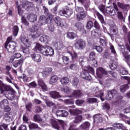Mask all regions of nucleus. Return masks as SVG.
Returning <instances> with one entry per match:
<instances>
[{
  "label": "nucleus",
  "instance_id": "bb28decb",
  "mask_svg": "<svg viewBox=\"0 0 130 130\" xmlns=\"http://www.w3.org/2000/svg\"><path fill=\"white\" fill-rule=\"evenodd\" d=\"M93 121L95 123H101L103 121V118L99 114L93 116Z\"/></svg>",
  "mask_w": 130,
  "mask_h": 130
},
{
  "label": "nucleus",
  "instance_id": "37998d69",
  "mask_svg": "<svg viewBox=\"0 0 130 130\" xmlns=\"http://www.w3.org/2000/svg\"><path fill=\"white\" fill-rule=\"evenodd\" d=\"M51 125L54 128L56 129L59 130V126L58 125V123L55 120H53L51 122Z\"/></svg>",
  "mask_w": 130,
  "mask_h": 130
},
{
  "label": "nucleus",
  "instance_id": "c03bdc74",
  "mask_svg": "<svg viewBox=\"0 0 130 130\" xmlns=\"http://www.w3.org/2000/svg\"><path fill=\"white\" fill-rule=\"evenodd\" d=\"M39 30H42L41 28H39L37 25H34L30 29L29 31L31 33H34V32H37Z\"/></svg>",
  "mask_w": 130,
  "mask_h": 130
},
{
  "label": "nucleus",
  "instance_id": "39448f33",
  "mask_svg": "<svg viewBox=\"0 0 130 130\" xmlns=\"http://www.w3.org/2000/svg\"><path fill=\"white\" fill-rule=\"evenodd\" d=\"M0 94L3 95H5V93H7L8 92L16 93V91H15L11 86L4 83V82L1 80H0Z\"/></svg>",
  "mask_w": 130,
  "mask_h": 130
},
{
  "label": "nucleus",
  "instance_id": "f3484780",
  "mask_svg": "<svg viewBox=\"0 0 130 130\" xmlns=\"http://www.w3.org/2000/svg\"><path fill=\"white\" fill-rule=\"evenodd\" d=\"M30 56L33 61H35V62H41V59H42V57L40 54L34 53L30 55Z\"/></svg>",
  "mask_w": 130,
  "mask_h": 130
},
{
  "label": "nucleus",
  "instance_id": "58836bf2",
  "mask_svg": "<svg viewBox=\"0 0 130 130\" xmlns=\"http://www.w3.org/2000/svg\"><path fill=\"white\" fill-rule=\"evenodd\" d=\"M77 37V35L74 32H68L67 34V37L69 39H75Z\"/></svg>",
  "mask_w": 130,
  "mask_h": 130
},
{
  "label": "nucleus",
  "instance_id": "2eb2a0df",
  "mask_svg": "<svg viewBox=\"0 0 130 130\" xmlns=\"http://www.w3.org/2000/svg\"><path fill=\"white\" fill-rule=\"evenodd\" d=\"M117 6H115L114 7H108L106 8V13L109 14L110 16H115L116 15V12H115V8Z\"/></svg>",
  "mask_w": 130,
  "mask_h": 130
},
{
  "label": "nucleus",
  "instance_id": "69168bd1",
  "mask_svg": "<svg viewBox=\"0 0 130 130\" xmlns=\"http://www.w3.org/2000/svg\"><path fill=\"white\" fill-rule=\"evenodd\" d=\"M8 126H9V124H2L0 125V130H4V129L5 130H9Z\"/></svg>",
  "mask_w": 130,
  "mask_h": 130
},
{
  "label": "nucleus",
  "instance_id": "680f3d73",
  "mask_svg": "<svg viewBox=\"0 0 130 130\" xmlns=\"http://www.w3.org/2000/svg\"><path fill=\"white\" fill-rule=\"evenodd\" d=\"M96 58V53L95 52H91L89 53V59L90 60H94Z\"/></svg>",
  "mask_w": 130,
  "mask_h": 130
},
{
  "label": "nucleus",
  "instance_id": "ea45409f",
  "mask_svg": "<svg viewBox=\"0 0 130 130\" xmlns=\"http://www.w3.org/2000/svg\"><path fill=\"white\" fill-rule=\"evenodd\" d=\"M60 90L61 92H64V93H66V94H70V93L72 92V89L68 86H66L64 87H61Z\"/></svg>",
  "mask_w": 130,
  "mask_h": 130
},
{
  "label": "nucleus",
  "instance_id": "aec40b11",
  "mask_svg": "<svg viewBox=\"0 0 130 130\" xmlns=\"http://www.w3.org/2000/svg\"><path fill=\"white\" fill-rule=\"evenodd\" d=\"M15 94H16V91L15 92L8 91L7 92H5L3 94V96H5L8 100H13L15 98Z\"/></svg>",
  "mask_w": 130,
  "mask_h": 130
},
{
  "label": "nucleus",
  "instance_id": "2f4dec72",
  "mask_svg": "<svg viewBox=\"0 0 130 130\" xmlns=\"http://www.w3.org/2000/svg\"><path fill=\"white\" fill-rule=\"evenodd\" d=\"M118 48L119 51L122 53L123 56L125 55V53L128 52L127 51H125V47L123 45L119 44Z\"/></svg>",
  "mask_w": 130,
  "mask_h": 130
},
{
  "label": "nucleus",
  "instance_id": "9d476101",
  "mask_svg": "<svg viewBox=\"0 0 130 130\" xmlns=\"http://www.w3.org/2000/svg\"><path fill=\"white\" fill-rule=\"evenodd\" d=\"M73 10L67 9V11L65 9H62L59 11L58 14L60 16H64L66 18H69L73 15Z\"/></svg>",
  "mask_w": 130,
  "mask_h": 130
},
{
  "label": "nucleus",
  "instance_id": "dca6fc26",
  "mask_svg": "<svg viewBox=\"0 0 130 130\" xmlns=\"http://www.w3.org/2000/svg\"><path fill=\"white\" fill-rule=\"evenodd\" d=\"M17 45H16V43H14L13 44H11L7 45V48H5V49L7 50V51L10 53H14L15 51H16V47Z\"/></svg>",
  "mask_w": 130,
  "mask_h": 130
},
{
  "label": "nucleus",
  "instance_id": "f704fd0d",
  "mask_svg": "<svg viewBox=\"0 0 130 130\" xmlns=\"http://www.w3.org/2000/svg\"><path fill=\"white\" fill-rule=\"evenodd\" d=\"M90 122L88 121H85L80 125V127L82 129H88L90 127Z\"/></svg>",
  "mask_w": 130,
  "mask_h": 130
},
{
  "label": "nucleus",
  "instance_id": "c85d7f7f",
  "mask_svg": "<svg viewBox=\"0 0 130 130\" xmlns=\"http://www.w3.org/2000/svg\"><path fill=\"white\" fill-rule=\"evenodd\" d=\"M23 63H24V59L21 58L20 59L13 63V67L14 68H18V67L21 68L22 66H23Z\"/></svg>",
  "mask_w": 130,
  "mask_h": 130
},
{
  "label": "nucleus",
  "instance_id": "6ab92c4d",
  "mask_svg": "<svg viewBox=\"0 0 130 130\" xmlns=\"http://www.w3.org/2000/svg\"><path fill=\"white\" fill-rule=\"evenodd\" d=\"M26 18L27 20L31 23H34V22H36V21H37V16L33 13L27 14Z\"/></svg>",
  "mask_w": 130,
  "mask_h": 130
},
{
  "label": "nucleus",
  "instance_id": "09e8293b",
  "mask_svg": "<svg viewBox=\"0 0 130 130\" xmlns=\"http://www.w3.org/2000/svg\"><path fill=\"white\" fill-rule=\"evenodd\" d=\"M12 32L14 36H17V35H18V33H19V27H18L17 25L13 26Z\"/></svg>",
  "mask_w": 130,
  "mask_h": 130
},
{
  "label": "nucleus",
  "instance_id": "8fccbe9b",
  "mask_svg": "<svg viewBox=\"0 0 130 130\" xmlns=\"http://www.w3.org/2000/svg\"><path fill=\"white\" fill-rule=\"evenodd\" d=\"M33 107V105L31 103H28L25 105V108L27 111L29 112H32V107Z\"/></svg>",
  "mask_w": 130,
  "mask_h": 130
},
{
  "label": "nucleus",
  "instance_id": "0e129e2a",
  "mask_svg": "<svg viewBox=\"0 0 130 130\" xmlns=\"http://www.w3.org/2000/svg\"><path fill=\"white\" fill-rule=\"evenodd\" d=\"M97 97H100L101 100L102 101H104L105 99L103 97H104V93L101 91H100L96 93Z\"/></svg>",
  "mask_w": 130,
  "mask_h": 130
},
{
  "label": "nucleus",
  "instance_id": "20e7f679",
  "mask_svg": "<svg viewBox=\"0 0 130 130\" xmlns=\"http://www.w3.org/2000/svg\"><path fill=\"white\" fill-rule=\"evenodd\" d=\"M108 74L111 75L114 79H117V73L116 72L110 71L107 72L105 69L101 67L96 69V76L100 79L102 78L103 75H108Z\"/></svg>",
  "mask_w": 130,
  "mask_h": 130
},
{
  "label": "nucleus",
  "instance_id": "7ed1b4c3",
  "mask_svg": "<svg viewBox=\"0 0 130 130\" xmlns=\"http://www.w3.org/2000/svg\"><path fill=\"white\" fill-rule=\"evenodd\" d=\"M69 112L71 115L75 116L74 120H73L74 123H80L83 121V117L82 116V111L80 110L72 109L70 110Z\"/></svg>",
  "mask_w": 130,
  "mask_h": 130
},
{
  "label": "nucleus",
  "instance_id": "5701e85b",
  "mask_svg": "<svg viewBox=\"0 0 130 130\" xmlns=\"http://www.w3.org/2000/svg\"><path fill=\"white\" fill-rule=\"evenodd\" d=\"M49 94L51 98L53 99H58V98H61V95L59 93L56 91H51L49 92Z\"/></svg>",
  "mask_w": 130,
  "mask_h": 130
},
{
  "label": "nucleus",
  "instance_id": "473e14b6",
  "mask_svg": "<svg viewBox=\"0 0 130 130\" xmlns=\"http://www.w3.org/2000/svg\"><path fill=\"white\" fill-rule=\"evenodd\" d=\"M8 105H9V101L6 99L0 102V108H5V107Z\"/></svg>",
  "mask_w": 130,
  "mask_h": 130
},
{
  "label": "nucleus",
  "instance_id": "1a4fd4ad",
  "mask_svg": "<svg viewBox=\"0 0 130 130\" xmlns=\"http://www.w3.org/2000/svg\"><path fill=\"white\" fill-rule=\"evenodd\" d=\"M75 48L79 50H83L86 47V42L82 40H79L75 44Z\"/></svg>",
  "mask_w": 130,
  "mask_h": 130
},
{
  "label": "nucleus",
  "instance_id": "e433bc0d",
  "mask_svg": "<svg viewBox=\"0 0 130 130\" xmlns=\"http://www.w3.org/2000/svg\"><path fill=\"white\" fill-rule=\"evenodd\" d=\"M57 80H58V77H57V76L53 75L50 79L49 83L50 84V85H53V84L57 82Z\"/></svg>",
  "mask_w": 130,
  "mask_h": 130
},
{
  "label": "nucleus",
  "instance_id": "b1692460",
  "mask_svg": "<svg viewBox=\"0 0 130 130\" xmlns=\"http://www.w3.org/2000/svg\"><path fill=\"white\" fill-rule=\"evenodd\" d=\"M117 6L118 7H119V8H120V9H121V10H123V11H126V12H127L128 10H129L130 8L129 5H124L120 2L117 3Z\"/></svg>",
  "mask_w": 130,
  "mask_h": 130
},
{
  "label": "nucleus",
  "instance_id": "49530a36",
  "mask_svg": "<svg viewBox=\"0 0 130 130\" xmlns=\"http://www.w3.org/2000/svg\"><path fill=\"white\" fill-rule=\"evenodd\" d=\"M115 128H117L118 129H121L123 127V124L120 123H115L112 125Z\"/></svg>",
  "mask_w": 130,
  "mask_h": 130
},
{
  "label": "nucleus",
  "instance_id": "c756f323",
  "mask_svg": "<svg viewBox=\"0 0 130 130\" xmlns=\"http://www.w3.org/2000/svg\"><path fill=\"white\" fill-rule=\"evenodd\" d=\"M94 14L97 16L98 18L102 24H105V21H104V17H103V15L100 14L98 11H95Z\"/></svg>",
  "mask_w": 130,
  "mask_h": 130
},
{
  "label": "nucleus",
  "instance_id": "052dcab7",
  "mask_svg": "<svg viewBox=\"0 0 130 130\" xmlns=\"http://www.w3.org/2000/svg\"><path fill=\"white\" fill-rule=\"evenodd\" d=\"M58 121L60 123V126H61L63 129H66V127H67V123L64 122V121L61 120H58Z\"/></svg>",
  "mask_w": 130,
  "mask_h": 130
},
{
  "label": "nucleus",
  "instance_id": "4c0bfd02",
  "mask_svg": "<svg viewBox=\"0 0 130 130\" xmlns=\"http://www.w3.org/2000/svg\"><path fill=\"white\" fill-rule=\"evenodd\" d=\"M30 129H38L41 130L40 127L38 126V124L35 123H31L30 124L28 125Z\"/></svg>",
  "mask_w": 130,
  "mask_h": 130
},
{
  "label": "nucleus",
  "instance_id": "72a5a7b5",
  "mask_svg": "<svg viewBox=\"0 0 130 130\" xmlns=\"http://www.w3.org/2000/svg\"><path fill=\"white\" fill-rule=\"evenodd\" d=\"M49 39V37L48 36L43 35L40 38L39 40L42 43H46Z\"/></svg>",
  "mask_w": 130,
  "mask_h": 130
},
{
  "label": "nucleus",
  "instance_id": "f8f14e48",
  "mask_svg": "<svg viewBox=\"0 0 130 130\" xmlns=\"http://www.w3.org/2000/svg\"><path fill=\"white\" fill-rule=\"evenodd\" d=\"M78 3H80L84 7L86 11H89L90 10V5H91V2L90 0H77Z\"/></svg>",
  "mask_w": 130,
  "mask_h": 130
},
{
  "label": "nucleus",
  "instance_id": "f257e3e1",
  "mask_svg": "<svg viewBox=\"0 0 130 130\" xmlns=\"http://www.w3.org/2000/svg\"><path fill=\"white\" fill-rule=\"evenodd\" d=\"M115 98L116 100L114 102L115 105H122L123 103H125L124 101H122V96L118 94V91L116 89H113L111 90H109L107 91V94L106 96V100L109 101L111 99Z\"/></svg>",
  "mask_w": 130,
  "mask_h": 130
},
{
  "label": "nucleus",
  "instance_id": "4468645a",
  "mask_svg": "<svg viewBox=\"0 0 130 130\" xmlns=\"http://www.w3.org/2000/svg\"><path fill=\"white\" fill-rule=\"evenodd\" d=\"M33 119L34 121H35V122L40 123L42 126L45 125V120L41 118L40 115L36 114L34 116Z\"/></svg>",
  "mask_w": 130,
  "mask_h": 130
},
{
  "label": "nucleus",
  "instance_id": "13d9d810",
  "mask_svg": "<svg viewBox=\"0 0 130 130\" xmlns=\"http://www.w3.org/2000/svg\"><path fill=\"white\" fill-rule=\"evenodd\" d=\"M86 27L88 30L92 29L93 27V22L91 20L88 21L87 23Z\"/></svg>",
  "mask_w": 130,
  "mask_h": 130
},
{
  "label": "nucleus",
  "instance_id": "c9c22d12",
  "mask_svg": "<svg viewBox=\"0 0 130 130\" xmlns=\"http://www.w3.org/2000/svg\"><path fill=\"white\" fill-rule=\"evenodd\" d=\"M129 88V86H128V84H126L120 86V91L122 93H124L127 90H128Z\"/></svg>",
  "mask_w": 130,
  "mask_h": 130
},
{
  "label": "nucleus",
  "instance_id": "9b49d317",
  "mask_svg": "<svg viewBox=\"0 0 130 130\" xmlns=\"http://www.w3.org/2000/svg\"><path fill=\"white\" fill-rule=\"evenodd\" d=\"M80 76L84 80H87V81H92L93 80L92 76L87 72V69H84L83 71L81 72Z\"/></svg>",
  "mask_w": 130,
  "mask_h": 130
},
{
  "label": "nucleus",
  "instance_id": "423d86ee",
  "mask_svg": "<svg viewBox=\"0 0 130 130\" xmlns=\"http://www.w3.org/2000/svg\"><path fill=\"white\" fill-rule=\"evenodd\" d=\"M76 12H77L76 15V18L77 21H82V20H84L85 18H86V16H87L86 14V12H85V10L84 8L82 7H76L75 8Z\"/></svg>",
  "mask_w": 130,
  "mask_h": 130
},
{
  "label": "nucleus",
  "instance_id": "4d7b16f0",
  "mask_svg": "<svg viewBox=\"0 0 130 130\" xmlns=\"http://www.w3.org/2000/svg\"><path fill=\"white\" fill-rule=\"evenodd\" d=\"M46 104L47 105L48 107H51L53 106L54 109H56V106H55V104H54V103L52 102H49V101L46 102Z\"/></svg>",
  "mask_w": 130,
  "mask_h": 130
},
{
  "label": "nucleus",
  "instance_id": "bf43d9fd",
  "mask_svg": "<svg viewBox=\"0 0 130 130\" xmlns=\"http://www.w3.org/2000/svg\"><path fill=\"white\" fill-rule=\"evenodd\" d=\"M21 50L22 51V52H23V53L28 54L29 53V52H30V49H29L28 48V47H25L21 46Z\"/></svg>",
  "mask_w": 130,
  "mask_h": 130
},
{
  "label": "nucleus",
  "instance_id": "79ce46f5",
  "mask_svg": "<svg viewBox=\"0 0 130 130\" xmlns=\"http://www.w3.org/2000/svg\"><path fill=\"white\" fill-rule=\"evenodd\" d=\"M74 26L76 27L77 30H83L84 29V24L82 22L76 23Z\"/></svg>",
  "mask_w": 130,
  "mask_h": 130
},
{
  "label": "nucleus",
  "instance_id": "7c9ffc66",
  "mask_svg": "<svg viewBox=\"0 0 130 130\" xmlns=\"http://www.w3.org/2000/svg\"><path fill=\"white\" fill-rule=\"evenodd\" d=\"M72 95L74 97L76 98H81V96L83 95V93H82V91L80 90H74L72 92Z\"/></svg>",
  "mask_w": 130,
  "mask_h": 130
},
{
  "label": "nucleus",
  "instance_id": "3c124183",
  "mask_svg": "<svg viewBox=\"0 0 130 130\" xmlns=\"http://www.w3.org/2000/svg\"><path fill=\"white\" fill-rule=\"evenodd\" d=\"M62 61L66 66L70 63V58L68 56H63L62 57Z\"/></svg>",
  "mask_w": 130,
  "mask_h": 130
},
{
  "label": "nucleus",
  "instance_id": "a878e982",
  "mask_svg": "<svg viewBox=\"0 0 130 130\" xmlns=\"http://www.w3.org/2000/svg\"><path fill=\"white\" fill-rule=\"evenodd\" d=\"M115 9L117 11L116 17L118 20H125V18H124V17L123 16L122 12L119 11V9H118V8L116 7V8H115Z\"/></svg>",
  "mask_w": 130,
  "mask_h": 130
},
{
  "label": "nucleus",
  "instance_id": "f03ea898",
  "mask_svg": "<svg viewBox=\"0 0 130 130\" xmlns=\"http://www.w3.org/2000/svg\"><path fill=\"white\" fill-rule=\"evenodd\" d=\"M34 50L35 51H40L45 56H52L54 54V50L52 48L47 46H43L39 43L36 45Z\"/></svg>",
  "mask_w": 130,
  "mask_h": 130
},
{
  "label": "nucleus",
  "instance_id": "864d4df0",
  "mask_svg": "<svg viewBox=\"0 0 130 130\" xmlns=\"http://www.w3.org/2000/svg\"><path fill=\"white\" fill-rule=\"evenodd\" d=\"M127 37L129 44H126L125 46L127 50L130 52V31L128 33Z\"/></svg>",
  "mask_w": 130,
  "mask_h": 130
},
{
  "label": "nucleus",
  "instance_id": "393cba45",
  "mask_svg": "<svg viewBox=\"0 0 130 130\" xmlns=\"http://www.w3.org/2000/svg\"><path fill=\"white\" fill-rule=\"evenodd\" d=\"M33 7H34V4H33V3L28 1H25L22 4V8L25 10H28L29 8H33Z\"/></svg>",
  "mask_w": 130,
  "mask_h": 130
},
{
  "label": "nucleus",
  "instance_id": "ddd939ff",
  "mask_svg": "<svg viewBox=\"0 0 130 130\" xmlns=\"http://www.w3.org/2000/svg\"><path fill=\"white\" fill-rule=\"evenodd\" d=\"M38 85L39 88H41V89H42L43 92H46V91H48L47 86H46V84H45L42 79L38 80Z\"/></svg>",
  "mask_w": 130,
  "mask_h": 130
},
{
  "label": "nucleus",
  "instance_id": "603ef678",
  "mask_svg": "<svg viewBox=\"0 0 130 130\" xmlns=\"http://www.w3.org/2000/svg\"><path fill=\"white\" fill-rule=\"evenodd\" d=\"M123 56L125 59V61H126V63L128 65L129 64H130V55L128 54V52L127 53H125V55Z\"/></svg>",
  "mask_w": 130,
  "mask_h": 130
},
{
  "label": "nucleus",
  "instance_id": "e2e57ef3",
  "mask_svg": "<svg viewBox=\"0 0 130 130\" xmlns=\"http://www.w3.org/2000/svg\"><path fill=\"white\" fill-rule=\"evenodd\" d=\"M100 43L102 46H106L107 45V41L106 39H100Z\"/></svg>",
  "mask_w": 130,
  "mask_h": 130
},
{
  "label": "nucleus",
  "instance_id": "412c9836",
  "mask_svg": "<svg viewBox=\"0 0 130 130\" xmlns=\"http://www.w3.org/2000/svg\"><path fill=\"white\" fill-rule=\"evenodd\" d=\"M88 58H86L84 57V56H81L79 58V63L82 68H87V60H88Z\"/></svg>",
  "mask_w": 130,
  "mask_h": 130
},
{
  "label": "nucleus",
  "instance_id": "6e6d98bb",
  "mask_svg": "<svg viewBox=\"0 0 130 130\" xmlns=\"http://www.w3.org/2000/svg\"><path fill=\"white\" fill-rule=\"evenodd\" d=\"M69 69L72 71H77L78 70V64L77 63H72L69 66Z\"/></svg>",
  "mask_w": 130,
  "mask_h": 130
},
{
  "label": "nucleus",
  "instance_id": "a18cd8bd",
  "mask_svg": "<svg viewBox=\"0 0 130 130\" xmlns=\"http://www.w3.org/2000/svg\"><path fill=\"white\" fill-rule=\"evenodd\" d=\"M70 82V79L67 77H63L60 79V82L62 85H67V84H69Z\"/></svg>",
  "mask_w": 130,
  "mask_h": 130
},
{
  "label": "nucleus",
  "instance_id": "0eeeda50",
  "mask_svg": "<svg viewBox=\"0 0 130 130\" xmlns=\"http://www.w3.org/2000/svg\"><path fill=\"white\" fill-rule=\"evenodd\" d=\"M111 39H117L120 37L118 34V29L116 26H112L110 28V32L108 33Z\"/></svg>",
  "mask_w": 130,
  "mask_h": 130
},
{
  "label": "nucleus",
  "instance_id": "a211bd4d",
  "mask_svg": "<svg viewBox=\"0 0 130 130\" xmlns=\"http://www.w3.org/2000/svg\"><path fill=\"white\" fill-rule=\"evenodd\" d=\"M39 23L41 26L45 25V24H49L48 22V18L44 15H42L40 17Z\"/></svg>",
  "mask_w": 130,
  "mask_h": 130
},
{
  "label": "nucleus",
  "instance_id": "cd10ccee",
  "mask_svg": "<svg viewBox=\"0 0 130 130\" xmlns=\"http://www.w3.org/2000/svg\"><path fill=\"white\" fill-rule=\"evenodd\" d=\"M22 57V54L20 53H16L14 55L11 56L10 58L9 63H12L15 59L20 58Z\"/></svg>",
  "mask_w": 130,
  "mask_h": 130
},
{
  "label": "nucleus",
  "instance_id": "a19ab883",
  "mask_svg": "<svg viewBox=\"0 0 130 130\" xmlns=\"http://www.w3.org/2000/svg\"><path fill=\"white\" fill-rule=\"evenodd\" d=\"M119 73L120 75H128V71L123 67H121L119 70Z\"/></svg>",
  "mask_w": 130,
  "mask_h": 130
},
{
  "label": "nucleus",
  "instance_id": "de8ad7c7",
  "mask_svg": "<svg viewBox=\"0 0 130 130\" xmlns=\"http://www.w3.org/2000/svg\"><path fill=\"white\" fill-rule=\"evenodd\" d=\"M21 23H22L23 25L26 26V27H29V22H28V21L27 20L26 18H25L24 16L21 17Z\"/></svg>",
  "mask_w": 130,
  "mask_h": 130
},
{
  "label": "nucleus",
  "instance_id": "5fc2aeb1",
  "mask_svg": "<svg viewBox=\"0 0 130 130\" xmlns=\"http://www.w3.org/2000/svg\"><path fill=\"white\" fill-rule=\"evenodd\" d=\"M79 79H78L77 77H74L72 80V84L73 86L77 87L79 84Z\"/></svg>",
  "mask_w": 130,
  "mask_h": 130
},
{
  "label": "nucleus",
  "instance_id": "4be33fe9",
  "mask_svg": "<svg viewBox=\"0 0 130 130\" xmlns=\"http://www.w3.org/2000/svg\"><path fill=\"white\" fill-rule=\"evenodd\" d=\"M42 34H43V30L42 29H39L38 31L31 32L30 36H31L32 38L36 39V38L40 37Z\"/></svg>",
  "mask_w": 130,
  "mask_h": 130
},
{
  "label": "nucleus",
  "instance_id": "338daca9",
  "mask_svg": "<svg viewBox=\"0 0 130 130\" xmlns=\"http://www.w3.org/2000/svg\"><path fill=\"white\" fill-rule=\"evenodd\" d=\"M4 119L5 120H10V119H12V115L10 113H7L4 115Z\"/></svg>",
  "mask_w": 130,
  "mask_h": 130
},
{
  "label": "nucleus",
  "instance_id": "774afa93",
  "mask_svg": "<svg viewBox=\"0 0 130 130\" xmlns=\"http://www.w3.org/2000/svg\"><path fill=\"white\" fill-rule=\"evenodd\" d=\"M122 80H125L127 82V85H130V77L128 76H122L121 77Z\"/></svg>",
  "mask_w": 130,
  "mask_h": 130
},
{
  "label": "nucleus",
  "instance_id": "6e6552de",
  "mask_svg": "<svg viewBox=\"0 0 130 130\" xmlns=\"http://www.w3.org/2000/svg\"><path fill=\"white\" fill-rule=\"evenodd\" d=\"M55 23L58 27H61V28H67L68 24L66 21L62 20L60 17L57 16L54 19Z\"/></svg>",
  "mask_w": 130,
  "mask_h": 130
}]
</instances>
